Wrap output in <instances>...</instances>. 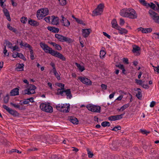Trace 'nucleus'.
Returning a JSON list of instances; mask_svg holds the SVG:
<instances>
[{"mask_svg": "<svg viewBox=\"0 0 159 159\" xmlns=\"http://www.w3.org/2000/svg\"><path fill=\"white\" fill-rule=\"evenodd\" d=\"M140 48L137 46L135 48H134L132 50V52L133 53H136L137 54L136 55L139 56L140 55Z\"/></svg>", "mask_w": 159, "mask_h": 159, "instance_id": "23", "label": "nucleus"}, {"mask_svg": "<svg viewBox=\"0 0 159 159\" xmlns=\"http://www.w3.org/2000/svg\"><path fill=\"white\" fill-rule=\"evenodd\" d=\"M128 14V10H126L125 9L121 10L120 14L121 16L124 17H127Z\"/></svg>", "mask_w": 159, "mask_h": 159, "instance_id": "22", "label": "nucleus"}, {"mask_svg": "<svg viewBox=\"0 0 159 159\" xmlns=\"http://www.w3.org/2000/svg\"><path fill=\"white\" fill-rule=\"evenodd\" d=\"M57 95H61V96H66L67 99H71L72 98V95L71 93V90L70 89H65L63 90L61 92Z\"/></svg>", "mask_w": 159, "mask_h": 159, "instance_id": "5", "label": "nucleus"}, {"mask_svg": "<svg viewBox=\"0 0 159 159\" xmlns=\"http://www.w3.org/2000/svg\"><path fill=\"white\" fill-rule=\"evenodd\" d=\"M148 13L151 18L157 23L159 24V16L158 14L152 10H149Z\"/></svg>", "mask_w": 159, "mask_h": 159, "instance_id": "7", "label": "nucleus"}, {"mask_svg": "<svg viewBox=\"0 0 159 159\" xmlns=\"http://www.w3.org/2000/svg\"><path fill=\"white\" fill-rule=\"evenodd\" d=\"M3 11L6 17L10 16L9 11L7 9H4L3 10Z\"/></svg>", "mask_w": 159, "mask_h": 159, "instance_id": "51", "label": "nucleus"}, {"mask_svg": "<svg viewBox=\"0 0 159 159\" xmlns=\"http://www.w3.org/2000/svg\"><path fill=\"white\" fill-rule=\"evenodd\" d=\"M28 23L31 26L36 27L39 25V23L37 21L29 18L28 20Z\"/></svg>", "mask_w": 159, "mask_h": 159, "instance_id": "17", "label": "nucleus"}, {"mask_svg": "<svg viewBox=\"0 0 159 159\" xmlns=\"http://www.w3.org/2000/svg\"><path fill=\"white\" fill-rule=\"evenodd\" d=\"M115 66L116 67L119 68V69L121 70L123 68V67H124V66L123 65V64H117Z\"/></svg>", "mask_w": 159, "mask_h": 159, "instance_id": "57", "label": "nucleus"}, {"mask_svg": "<svg viewBox=\"0 0 159 159\" xmlns=\"http://www.w3.org/2000/svg\"><path fill=\"white\" fill-rule=\"evenodd\" d=\"M15 53V52H14L12 55V57L13 58H16L17 57H19L20 58L23 59L24 61H26V59L24 56V55L22 53H19L18 52H16L15 54H13Z\"/></svg>", "mask_w": 159, "mask_h": 159, "instance_id": "15", "label": "nucleus"}, {"mask_svg": "<svg viewBox=\"0 0 159 159\" xmlns=\"http://www.w3.org/2000/svg\"><path fill=\"white\" fill-rule=\"evenodd\" d=\"M103 34L106 37H107L109 39H110L111 38V36L110 35L108 34L107 33L103 32Z\"/></svg>", "mask_w": 159, "mask_h": 159, "instance_id": "62", "label": "nucleus"}, {"mask_svg": "<svg viewBox=\"0 0 159 159\" xmlns=\"http://www.w3.org/2000/svg\"><path fill=\"white\" fill-rule=\"evenodd\" d=\"M51 17L52 19L51 24L53 25H59V17L54 15L52 16Z\"/></svg>", "mask_w": 159, "mask_h": 159, "instance_id": "14", "label": "nucleus"}, {"mask_svg": "<svg viewBox=\"0 0 159 159\" xmlns=\"http://www.w3.org/2000/svg\"><path fill=\"white\" fill-rule=\"evenodd\" d=\"M124 114H122L119 115H116V119H121L123 118V116L124 115Z\"/></svg>", "mask_w": 159, "mask_h": 159, "instance_id": "55", "label": "nucleus"}, {"mask_svg": "<svg viewBox=\"0 0 159 159\" xmlns=\"http://www.w3.org/2000/svg\"><path fill=\"white\" fill-rule=\"evenodd\" d=\"M47 29L48 30L54 33H57L59 31V28L53 26H48Z\"/></svg>", "mask_w": 159, "mask_h": 159, "instance_id": "19", "label": "nucleus"}, {"mask_svg": "<svg viewBox=\"0 0 159 159\" xmlns=\"http://www.w3.org/2000/svg\"><path fill=\"white\" fill-rule=\"evenodd\" d=\"M70 104L68 103L61 104V109L62 110H61V111L65 113L69 112L70 109Z\"/></svg>", "mask_w": 159, "mask_h": 159, "instance_id": "10", "label": "nucleus"}, {"mask_svg": "<svg viewBox=\"0 0 159 159\" xmlns=\"http://www.w3.org/2000/svg\"><path fill=\"white\" fill-rule=\"evenodd\" d=\"M49 11L48 8H43L38 10L37 11V16L39 19H42L48 15L49 13Z\"/></svg>", "mask_w": 159, "mask_h": 159, "instance_id": "2", "label": "nucleus"}, {"mask_svg": "<svg viewBox=\"0 0 159 159\" xmlns=\"http://www.w3.org/2000/svg\"><path fill=\"white\" fill-rule=\"evenodd\" d=\"M125 23L124 20L122 18H120V25H123Z\"/></svg>", "mask_w": 159, "mask_h": 159, "instance_id": "60", "label": "nucleus"}, {"mask_svg": "<svg viewBox=\"0 0 159 159\" xmlns=\"http://www.w3.org/2000/svg\"><path fill=\"white\" fill-rule=\"evenodd\" d=\"M140 3L144 6H147V3L145 0H139Z\"/></svg>", "mask_w": 159, "mask_h": 159, "instance_id": "58", "label": "nucleus"}, {"mask_svg": "<svg viewBox=\"0 0 159 159\" xmlns=\"http://www.w3.org/2000/svg\"><path fill=\"white\" fill-rule=\"evenodd\" d=\"M22 94L24 95H30L32 94V93L29 91V89L27 88L22 91Z\"/></svg>", "mask_w": 159, "mask_h": 159, "instance_id": "34", "label": "nucleus"}, {"mask_svg": "<svg viewBox=\"0 0 159 159\" xmlns=\"http://www.w3.org/2000/svg\"><path fill=\"white\" fill-rule=\"evenodd\" d=\"M28 20L27 18L25 17L22 16L20 18V21L23 24H25Z\"/></svg>", "mask_w": 159, "mask_h": 159, "instance_id": "37", "label": "nucleus"}, {"mask_svg": "<svg viewBox=\"0 0 159 159\" xmlns=\"http://www.w3.org/2000/svg\"><path fill=\"white\" fill-rule=\"evenodd\" d=\"M142 33H148L152 32V30L151 28H142Z\"/></svg>", "mask_w": 159, "mask_h": 159, "instance_id": "31", "label": "nucleus"}, {"mask_svg": "<svg viewBox=\"0 0 159 159\" xmlns=\"http://www.w3.org/2000/svg\"><path fill=\"white\" fill-rule=\"evenodd\" d=\"M119 33L121 34H126L128 33V31L126 29L122 28L119 31Z\"/></svg>", "mask_w": 159, "mask_h": 159, "instance_id": "40", "label": "nucleus"}, {"mask_svg": "<svg viewBox=\"0 0 159 159\" xmlns=\"http://www.w3.org/2000/svg\"><path fill=\"white\" fill-rule=\"evenodd\" d=\"M91 31L92 30L91 29H82V33L83 36L84 38H87L89 35Z\"/></svg>", "mask_w": 159, "mask_h": 159, "instance_id": "16", "label": "nucleus"}, {"mask_svg": "<svg viewBox=\"0 0 159 159\" xmlns=\"http://www.w3.org/2000/svg\"><path fill=\"white\" fill-rule=\"evenodd\" d=\"M37 88L36 86L34 84H30V86L28 89H29V91L32 93V94H34L35 93V90Z\"/></svg>", "mask_w": 159, "mask_h": 159, "instance_id": "20", "label": "nucleus"}, {"mask_svg": "<svg viewBox=\"0 0 159 159\" xmlns=\"http://www.w3.org/2000/svg\"><path fill=\"white\" fill-rule=\"evenodd\" d=\"M8 112L11 115H13L14 116H18L19 113L16 111L13 110L11 109L8 111Z\"/></svg>", "mask_w": 159, "mask_h": 159, "instance_id": "26", "label": "nucleus"}, {"mask_svg": "<svg viewBox=\"0 0 159 159\" xmlns=\"http://www.w3.org/2000/svg\"><path fill=\"white\" fill-rule=\"evenodd\" d=\"M55 48L58 51H61L62 50V47L61 46L58 44H57L56 46L55 47Z\"/></svg>", "mask_w": 159, "mask_h": 159, "instance_id": "52", "label": "nucleus"}, {"mask_svg": "<svg viewBox=\"0 0 159 159\" xmlns=\"http://www.w3.org/2000/svg\"><path fill=\"white\" fill-rule=\"evenodd\" d=\"M121 129V127L119 125L115 126L114 128L111 129V130L113 131H117L118 130H120Z\"/></svg>", "mask_w": 159, "mask_h": 159, "instance_id": "41", "label": "nucleus"}, {"mask_svg": "<svg viewBox=\"0 0 159 159\" xmlns=\"http://www.w3.org/2000/svg\"><path fill=\"white\" fill-rule=\"evenodd\" d=\"M143 88L145 89H148L149 88V86L147 84H142L141 85Z\"/></svg>", "mask_w": 159, "mask_h": 159, "instance_id": "61", "label": "nucleus"}, {"mask_svg": "<svg viewBox=\"0 0 159 159\" xmlns=\"http://www.w3.org/2000/svg\"><path fill=\"white\" fill-rule=\"evenodd\" d=\"M135 81L136 83L137 84H139V85H142V84H143V83L144 82V81H143L141 80H138L137 79H136L135 80Z\"/></svg>", "mask_w": 159, "mask_h": 159, "instance_id": "48", "label": "nucleus"}, {"mask_svg": "<svg viewBox=\"0 0 159 159\" xmlns=\"http://www.w3.org/2000/svg\"><path fill=\"white\" fill-rule=\"evenodd\" d=\"M104 8V4L102 3L100 4L93 11L92 16H94L101 15L103 11Z\"/></svg>", "mask_w": 159, "mask_h": 159, "instance_id": "4", "label": "nucleus"}, {"mask_svg": "<svg viewBox=\"0 0 159 159\" xmlns=\"http://www.w3.org/2000/svg\"><path fill=\"white\" fill-rule=\"evenodd\" d=\"M14 1V0H11V4L13 7H16L17 6V4L16 2H15Z\"/></svg>", "mask_w": 159, "mask_h": 159, "instance_id": "64", "label": "nucleus"}, {"mask_svg": "<svg viewBox=\"0 0 159 159\" xmlns=\"http://www.w3.org/2000/svg\"><path fill=\"white\" fill-rule=\"evenodd\" d=\"M103 116L105 117V118H102L103 119H116V115L112 116H107L106 114H104Z\"/></svg>", "mask_w": 159, "mask_h": 159, "instance_id": "32", "label": "nucleus"}, {"mask_svg": "<svg viewBox=\"0 0 159 159\" xmlns=\"http://www.w3.org/2000/svg\"><path fill=\"white\" fill-rule=\"evenodd\" d=\"M76 21L79 24L82 25H86L84 23L83 20H80L78 18L76 19Z\"/></svg>", "mask_w": 159, "mask_h": 159, "instance_id": "44", "label": "nucleus"}, {"mask_svg": "<svg viewBox=\"0 0 159 159\" xmlns=\"http://www.w3.org/2000/svg\"><path fill=\"white\" fill-rule=\"evenodd\" d=\"M30 58L32 60H34V52L33 49L30 50Z\"/></svg>", "mask_w": 159, "mask_h": 159, "instance_id": "47", "label": "nucleus"}, {"mask_svg": "<svg viewBox=\"0 0 159 159\" xmlns=\"http://www.w3.org/2000/svg\"><path fill=\"white\" fill-rule=\"evenodd\" d=\"M129 106V103H127L126 104L124 105L120 109V110H121L122 111H124L126 108H128Z\"/></svg>", "mask_w": 159, "mask_h": 159, "instance_id": "42", "label": "nucleus"}, {"mask_svg": "<svg viewBox=\"0 0 159 159\" xmlns=\"http://www.w3.org/2000/svg\"><path fill=\"white\" fill-rule=\"evenodd\" d=\"M121 143L122 146L125 147H127L129 145V142L127 139L123 140H122Z\"/></svg>", "mask_w": 159, "mask_h": 159, "instance_id": "30", "label": "nucleus"}, {"mask_svg": "<svg viewBox=\"0 0 159 159\" xmlns=\"http://www.w3.org/2000/svg\"><path fill=\"white\" fill-rule=\"evenodd\" d=\"M55 37L57 39H58L60 41L63 42V38H64V36L62 35L56 34H55Z\"/></svg>", "mask_w": 159, "mask_h": 159, "instance_id": "29", "label": "nucleus"}, {"mask_svg": "<svg viewBox=\"0 0 159 159\" xmlns=\"http://www.w3.org/2000/svg\"><path fill=\"white\" fill-rule=\"evenodd\" d=\"M140 131L143 134H146V135H147L148 134H149L150 133L149 131H148L145 130H143L142 129H140Z\"/></svg>", "mask_w": 159, "mask_h": 159, "instance_id": "53", "label": "nucleus"}, {"mask_svg": "<svg viewBox=\"0 0 159 159\" xmlns=\"http://www.w3.org/2000/svg\"><path fill=\"white\" fill-rule=\"evenodd\" d=\"M137 17V14L135 11L133 9H128V14L127 17L132 19L136 18Z\"/></svg>", "mask_w": 159, "mask_h": 159, "instance_id": "8", "label": "nucleus"}, {"mask_svg": "<svg viewBox=\"0 0 159 159\" xmlns=\"http://www.w3.org/2000/svg\"><path fill=\"white\" fill-rule=\"evenodd\" d=\"M146 5L147 6H145L146 7H149L153 10L156 11V5L154 4L153 2H151L150 3H147Z\"/></svg>", "mask_w": 159, "mask_h": 159, "instance_id": "24", "label": "nucleus"}, {"mask_svg": "<svg viewBox=\"0 0 159 159\" xmlns=\"http://www.w3.org/2000/svg\"><path fill=\"white\" fill-rule=\"evenodd\" d=\"M106 52L103 50H101L100 51V57L101 58H103L106 54Z\"/></svg>", "mask_w": 159, "mask_h": 159, "instance_id": "43", "label": "nucleus"}, {"mask_svg": "<svg viewBox=\"0 0 159 159\" xmlns=\"http://www.w3.org/2000/svg\"><path fill=\"white\" fill-rule=\"evenodd\" d=\"M76 66L80 72H82L85 70L84 67L83 66H81L80 64L78 63H75Z\"/></svg>", "mask_w": 159, "mask_h": 159, "instance_id": "28", "label": "nucleus"}, {"mask_svg": "<svg viewBox=\"0 0 159 159\" xmlns=\"http://www.w3.org/2000/svg\"><path fill=\"white\" fill-rule=\"evenodd\" d=\"M111 24H112V27L113 28H115L116 25H118L116 20L115 19H113L111 21Z\"/></svg>", "mask_w": 159, "mask_h": 159, "instance_id": "35", "label": "nucleus"}, {"mask_svg": "<svg viewBox=\"0 0 159 159\" xmlns=\"http://www.w3.org/2000/svg\"><path fill=\"white\" fill-rule=\"evenodd\" d=\"M9 95L8 93H7L6 96L4 97L3 101L4 103L6 104L9 101Z\"/></svg>", "mask_w": 159, "mask_h": 159, "instance_id": "33", "label": "nucleus"}, {"mask_svg": "<svg viewBox=\"0 0 159 159\" xmlns=\"http://www.w3.org/2000/svg\"><path fill=\"white\" fill-rule=\"evenodd\" d=\"M55 85L57 86L58 87L61 88H58L57 89V92L56 93L57 95H58L59 94V92H61L63 90L65 89V84L60 83H57L55 84Z\"/></svg>", "mask_w": 159, "mask_h": 159, "instance_id": "13", "label": "nucleus"}, {"mask_svg": "<svg viewBox=\"0 0 159 159\" xmlns=\"http://www.w3.org/2000/svg\"><path fill=\"white\" fill-rule=\"evenodd\" d=\"M63 42H66L68 43H71L73 42V40L71 39L64 36V38H63Z\"/></svg>", "mask_w": 159, "mask_h": 159, "instance_id": "27", "label": "nucleus"}, {"mask_svg": "<svg viewBox=\"0 0 159 159\" xmlns=\"http://www.w3.org/2000/svg\"><path fill=\"white\" fill-rule=\"evenodd\" d=\"M40 108L43 111L47 112L52 113L53 112V108L50 105L49 103L46 104L42 103L40 105Z\"/></svg>", "mask_w": 159, "mask_h": 159, "instance_id": "3", "label": "nucleus"}, {"mask_svg": "<svg viewBox=\"0 0 159 159\" xmlns=\"http://www.w3.org/2000/svg\"><path fill=\"white\" fill-rule=\"evenodd\" d=\"M5 41L7 45V47L10 48L12 49V43L8 41L7 40H5Z\"/></svg>", "mask_w": 159, "mask_h": 159, "instance_id": "38", "label": "nucleus"}, {"mask_svg": "<svg viewBox=\"0 0 159 159\" xmlns=\"http://www.w3.org/2000/svg\"><path fill=\"white\" fill-rule=\"evenodd\" d=\"M79 79L80 81L83 84L87 85H92V82L89 79L86 77L80 76L79 77Z\"/></svg>", "mask_w": 159, "mask_h": 159, "instance_id": "9", "label": "nucleus"}, {"mask_svg": "<svg viewBox=\"0 0 159 159\" xmlns=\"http://www.w3.org/2000/svg\"><path fill=\"white\" fill-rule=\"evenodd\" d=\"M66 0H58L61 6H64L66 3Z\"/></svg>", "mask_w": 159, "mask_h": 159, "instance_id": "46", "label": "nucleus"}, {"mask_svg": "<svg viewBox=\"0 0 159 159\" xmlns=\"http://www.w3.org/2000/svg\"><path fill=\"white\" fill-rule=\"evenodd\" d=\"M87 150L89 157V158H92L93 155V153L91 152L88 148H87Z\"/></svg>", "mask_w": 159, "mask_h": 159, "instance_id": "49", "label": "nucleus"}, {"mask_svg": "<svg viewBox=\"0 0 159 159\" xmlns=\"http://www.w3.org/2000/svg\"><path fill=\"white\" fill-rule=\"evenodd\" d=\"M34 99L33 97H31L30 98H27L23 101V103L24 104H28L30 102L33 103L34 102L33 100Z\"/></svg>", "mask_w": 159, "mask_h": 159, "instance_id": "25", "label": "nucleus"}, {"mask_svg": "<svg viewBox=\"0 0 159 159\" xmlns=\"http://www.w3.org/2000/svg\"><path fill=\"white\" fill-rule=\"evenodd\" d=\"M101 87L102 90H106L107 87V85L104 84H102L101 85Z\"/></svg>", "mask_w": 159, "mask_h": 159, "instance_id": "63", "label": "nucleus"}, {"mask_svg": "<svg viewBox=\"0 0 159 159\" xmlns=\"http://www.w3.org/2000/svg\"><path fill=\"white\" fill-rule=\"evenodd\" d=\"M24 64L23 63L17 64L16 65V70L17 71H21L24 70Z\"/></svg>", "mask_w": 159, "mask_h": 159, "instance_id": "21", "label": "nucleus"}, {"mask_svg": "<svg viewBox=\"0 0 159 159\" xmlns=\"http://www.w3.org/2000/svg\"><path fill=\"white\" fill-rule=\"evenodd\" d=\"M50 65L53 68V72L56 78L58 80H60L61 77L56 70L54 63L53 62H51L50 63Z\"/></svg>", "mask_w": 159, "mask_h": 159, "instance_id": "11", "label": "nucleus"}, {"mask_svg": "<svg viewBox=\"0 0 159 159\" xmlns=\"http://www.w3.org/2000/svg\"><path fill=\"white\" fill-rule=\"evenodd\" d=\"M136 96L139 99H141L142 98V94L141 91H138V93L136 94Z\"/></svg>", "mask_w": 159, "mask_h": 159, "instance_id": "45", "label": "nucleus"}, {"mask_svg": "<svg viewBox=\"0 0 159 159\" xmlns=\"http://www.w3.org/2000/svg\"><path fill=\"white\" fill-rule=\"evenodd\" d=\"M50 16H48L44 19V20L46 22L48 23H49L50 22Z\"/></svg>", "mask_w": 159, "mask_h": 159, "instance_id": "59", "label": "nucleus"}, {"mask_svg": "<svg viewBox=\"0 0 159 159\" xmlns=\"http://www.w3.org/2000/svg\"><path fill=\"white\" fill-rule=\"evenodd\" d=\"M39 45L45 53H49L52 56L58 57L63 61H66V59L63 55L57 51L53 50L46 44L41 42L40 43Z\"/></svg>", "mask_w": 159, "mask_h": 159, "instance_id": "1", "label": "nucleus"}, {"mask_svg": "<svg viewBox=\"0 0 159 159\" xmlns=\"http://www.w3.org/2000/svg\"><path fill=\"white\" fill-rule=\"evenodd\" d=\"M10 104L16 108H18L20 109H22V108H20V106L19 104H16L13 103L12 102H11Z\"/></svg>", "mask_w": 159, "mask_h": 159, "instance_id": "54", "label": "nucleus"}, {"mask_svg": "<svg viewBox=\"0 0 159 159\" xmlns=\"http://www.w3.org/2000/svg\"><path fill=\"white\" fill-rule=\"evenodd\" d=\"M19 89L18 88H15L12 90L10 92L11 96H15L19 95Z\"/></svg>", "mask_w": 159, "mask_h": 159, "instance_id": "18", "label": "nucleus"}, {"mask_svg": "<svg viewBox=\"0 0 159 159\" xmlns=\"http://www.w3.org/2000/svg\"><path fill=\"white\" fill-rule=\"evenodd\" d=\"M86 107L89 110L92 112L99 113L100 112L101 107L99 106L89 104L87 105Z\"/></svg>", "mask_w": 159, "mask_h": 159, "instance_id": "6", "label": "nucleus"}, {"mask_svg": "<svg viewBox=\"0 0 159 159\" xmlns=\"http://www.w3.org/2000/svg\"><path fill=\"white\" fill-rule=\"evenodd\" d=\"M110 125V123L109 122L106 121L103 122L101 123V125L103 127L109 126Z\"/></svg>", "mask_w": 159, "mask_h": 159, "instance_id": "36", "label": "nucleus"}, {"mask_svg": "<svg viewBox=\"0 0 159 159\" xmlns=\"http://www.w3.org/2000/svg\"><path fill=\"white\" fill-rule=\"evenodd\" d=\"M24 45L23 47H25L26 48H28L30 50H31L33 49V48L32 47V46L30 45H29L28 43L25 42H24Z\"/></svg>", "mask_w": 159, "mask_h": 159, "instance_id": "39", "label": "nucleus"}, {"mask_svg": "<svg viewBox=\"0 0 159 159\" xmlns=\"http://www.w3.org/2000/svg\"><path fill=\"white\" fill-rule=\"evenodd\" d=\"M62 18L61 21L62 23V25L66 27H68L70 25V21L66 18H65L63 15L61 16Z\"/></svg>", "mask_w": 159, "mask_h": 159, "instance_id": "12", "label": "nucleus"}, {"mask_svg": "<svg viewBox=\"0 0 159 159\" xmlns=\"http://www.w3.org/2000/svg\"><path fill=\"white\" fill-rule=\"evenodd\" d=\"M152 67L153 68L155 71H156L157 73H159V66L157 67L152 66Z\"/></svg>", "mask_w": 159, "mask_h": 159, "instance_id": "56", "label": "nucleus"}, {"mask_svg": "<svg viewBox=\"0 0 159 159\" xmlns=\"http://www.w3.org/2000/svg\"><path fill=\"white\" fill-rule=\"evenodd\" d=\"M70 122L74 125H78L79 123V120H69Z\"/></svg>", "mask_w": 159, "mask_h": 159, "instance_id": "50", "label": "nucleus"}]
</instances>
